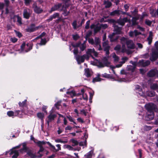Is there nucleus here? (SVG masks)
Masks as SVG:
<instances>
[{
  "label": "nucleus",
  "mask_w": 158,
  "mask_h": 158,
  "mask_svg": "<svg viewBox=\"0 0 158 158\" xmlns=\"http://www.w3.org/2000/svg\"><path fill=\"white\" fill-rule=\"evenodd\" d=\"M145 107L148 110L147 115L145 118L147 120H152L154 118V111L157 110L156 106L153 103H149L145 105Z\"/></svg>",
  "instance_id": "nucleus-1"
},
{
  "label": "nucleus",
  "mask_w": 158,
  "mask_h": 158,
  "mask_svg": "<svg viewBox=\"0 0 158 158\" xmlns=\"http://www.w3.org/2000/svg\"><path fill=\"white\" fill-rule=\"evenodd\" d=\"M63 1V5L61 4H58L55 5L52 9L51 11L56 10H64V9L68 7L69 4V0H62Z\"/></svg>",
  "instance_id": "nucleus-2"
},
{
  "label": "nucleus",
  "mask_w": 158,
  "mask_h": 158,
  "mask_svg": "<svg viewBox=\"0 0 158 158\" xmlns=\"http://www.w3.org/2000/svg\"><path fill=\"white\" fill-rule=\"evenodd\" d=\"M114 32L111 35H110L109 37L111 41H114L118 39V37L116 34H120L122 33L121 31V28L118 27L117 26H114Z\"/></svg>",
  "instance_id": "nucleus-3"
},
{
  "label": "nucleus",
  "mask_w": 158,
  "mask_h": 158,
  "mask_svg": "<svg viewBox=\"0 0 158 158\" xmlns=\"http://www.w3.org/2000/svg\"><path fill=\"white\" fill-rule=\"evenodd\" d=\"M121 41L122 44L126 42L127 47L129 48L133 49L135 47V44L132 40H127L124 37H122Z\"/></svg>",
  "instance_id": "nucleus-4"
},
{
  "label": "nucleus",
  "mask_w": 158,
  "mask_h": 158,
  "mask_svg": "<svg viewBox=\"0 0 158 158\" xmlns=\"http://www.w3.org/2000/svg\"><path fill=\"white\" fill-rule=\"evenodd\" d=\"M32 45L31 44L28 43L26 44L24 43L21 46V48L22 52H27L32 49Z\"/></svg>",
  "instance_id": "nucleus-5"
},
{
  "label": "nucleus",
  "mask_w": 158,
  "mask_h": 158,
  "mask_svg": "<svg viewBox=\"0 0 158 158\" xmlns=\"http://www.w3.org/2000/svg\"><path fill=\"white\" fill-rule=\"evenodd\" d=\"M107 59L106 58H105L103 59L104 64L102 62L96 60V65L99 67H103L105 66H108L110 64V63L107 61Z\"/></svg>",
  "instance_id": "nucleus-6"
},
{
  "label": "nucleus",
  "mask_w": 158,
  "mask_h": 158,
  "mask_svg": "<svg viewBox=\"0 0 158 158\" xmlns=\"http://www.w3.org/2000/svg\"><path fill=\"white\" fill-rule=\"evenodd\" d=\"M89 56L87 55H84L83 56H75L76 59L77 60L78 64H80L81 63L83 62L85 59L88 60Z\"/></svg>",
  "instance_id": "nucleus-7"
},
{
  "label": "nucleus",
  "mask_w": 158,
  "mask_h": 158,
  "mask_svg": "<svg viewBox=\"0 0 158 158\" xmlns=\"http://www.w3.org/2000/svg\"><path fill=\"white\" fill-rule=\"evenodd\" d=\"M131 21L130 18L127 17H125L123 18H120L117 21V23L121 26H123L126 22H130Z\"/></svg>",
  "instance_id": "nucleus-8"
},
{
  "label": "nucleus",
  "mask_w": 158,
  "mask_h": 158,
  "mask_svg": "<svg viewBox=\"0 0 158 158\" xmlns=\"http://www.w3.org/2000/svg\"><path fill=\"white\" fill-rule=\"evenodd\" d=\"M41 27L40 26L35 27V25L32 24L30 27L26 29V31L27 32H31L38 30Z\"/></svg>",
  "instance_id": "nucleus-9"
},
{
  "label": "nucleus",
  "mask_w": 158,
  "mask_h": 158,
  "mask_svg": "<svg viewBox=\"0 0 158 158\" xmlns=\"http://www.w3.org/2000/svg\"><path fill=\"white\" fill-rule=\"evenodd\" d=\"M103 47L104 48V50L106 52V56L108 57V55L109 54V49L110 47L108 44V41H105L103 44Z\"/></svg>",
  "instance_id": "nucleus-10"
},
{
  "label": "nucleus",
  "mask_w": 158,
  "mask_h": 158,
  "mask_svg": "<svg viewBox=\"0 0 158 158\" xmlns=\"http://www.w3.org/2000/svg\"><path fill=\"white\" fill-rule=\"evenodd\" d=\"M150 64V62L149 60H139L137 64L139 66L145 67L148 65Z\"/></svg>",
  "instance_id": "nucleus-11"
},
{
  "label": "nucleus",
  "mask_w": 158,
  "mask_h": 158,
  "mask_svg": "<svg viewBox=\"0 0 158 158\" xmlns=\"http://www.w3.org/2000/svg\"><path fill=\"white\" fill-rule=\"evenodd\" d=\"M37 143L38 144L39 146L40 147V149L38 152V154H39V155L36 156L38 157H40L42 155V154L41 153L44 150V148L41 147V146L42 145L44 144L45 143L43 141L41 142L40 141H38L37 142Z\"/></svg>",
  "instance_id": "nucleus-12"
},
{
  "label": "nucleus",
  "mask_w": 158,
  "mask_h": 158,
  "mask_svg": "<svg viewBox=\"0 0 158 158\" xmlns=\"http://www.w3.org/2000/svg\"><path fill=\"white\" fill-rule=\"evenodd\" d=\"M130 63L132 64V65H128L127 66V69L129 71H131V72H133L137 64L135 62H133L132 61L130 62Z\"/></svg>",
  "instance_id": "nucleus-13"
},
{
  "label": "nucleus",
  "mask_w": 158,
  "mask_h": 158,
  "mask_svg": "<svg viewBox=\"0 0 158 158\" xmlns=\"http://www.w3.org/2000/svg\"><path fill=\"white\" fill-rule=\"evenodd\" d=\"M15 148H16L15 147L10 151V155H12V158H16L19 155L18 152L15 150Z\"/></svg>",
  "instance_id": "nucleus-14"
},
{
  "label": "nucleus",
  "mask_w": 158,
  "mask_h": 158,
  "mask_svg": "<svg viewBox=\"0 0 158 158\" xmlns=\"http://www.w3.org/2000/svg\"><path fill=\"white\" fill-rule=\"evenodd\" d=\"M100 40L98 38H95L94 42V46H96V47L99 50H102L101 46L100 45Z\"/></svg>",
  "instance_id": "nucleus-15"
},
{
  "label": "nucleus",
  "mask_w": 158,
  "mask_h": 158,
  "mask_svg": "<svg viewBox=\"0 0 158 158\" xmlns=\"http://www.w3.org/2000/svg\"><path fill=\"white\" fill-rule=\"evenodd\" d=\"M87 55L89 56V55L92 56V55L95 56H97L98 55V53L96 52L94 49H88L86 52Z\"/></svg>",
  "instance_id": "nucleus-16"
},
{
  "label": "nucleus",
  "mask_w": 158,
  "mask_h": 158,
  "mask_svg": "<svg viewBox=\"0 0 158 158\" xmlns=\"http://www.w3.org/2000/svg\"><path fill=\"white\" fill-rule=\"evenodd\" d=\"M30 14V10L29 9L26 8L24 9L23 12V15L24 18L26 19H29Z\"/></svg>",
  "instance_id": "nucleus-17"
},
{
  "label": "nucleus",
  "mask_w": 158,
  "mask_h": 158,
  "mask_svg": "<svg viewBox=\"0 0 158 158\" xmlns=\"http://www.w3.org/2000/svg\"><path fill=\"white\" fill-rule=\"evenodd\" d=\"M19 112V110H16L15 112L12 111H8L7 112V114L9 117H12L13 118L18 115Z\"/></svg>",
  "instance_id": "nucleus-18"
},
{
  "label": "nucleus",
  "mask_w": 158,
  "mask_h": 158,
  "mask_svg": "<svg viewBox=\"0 0 158 158\" xmlns=\"http://www.w3.org/2000/svg\"><path fill=\"white\" fill-rule=\"evenodd\" d=\"M158 58V52H152L150 59L152 61L155 60Z\"/></svg>",
  "instance_id": "nucleus-19"
},
{
  "label": "nucleus",
  "mask_w": 158,
  "mask_h": 158,
  "mask_svg": "<svg viewBox=\"0 0 158 158\" xmlns=\"http://www.w3.org/2000/svg\"><path fill=\"white\" fill-rule=\"evenodd\" d=\"M129 35L131 37H133L134 36L141 34V33L138 32L137 30H135L134 31H130L129 32Z\"/></svg>",
  "instance_id": "nucleus-20"
},
{
  "label": "nucleus",
  "mask_w": 158,
  "mask_h": 158,
  "mask_svg": "<svg viewBox=\"0 0 158 158\" xmlns=\"http://www.w3.org/2000/svg\"><path fill=\"white\" fill-rule=\"evenodd\" d=\"M56 117V115L54 114H51L48 116V119L47 121L48 126L49 125V123L52 120H53Z\"/></svg>",
  "instance_id": "nucleus-21"
},
{
  "label": "nucleus",
  "mask_w": 158,
  "mask_h": 158,
  "mask_svg": "<svg viewBox=\"0 0 158 158\" xmlns=\"http://www.w3.org/2000/svg\"><path fill=\"white\" fill-rule=\"evenodd\" d=\"M153 33L152 31L149 32V35L147 38V40L148 42V44H150L152 40Z\"/></svg>",
  "instance_id": "nucleus-22"
},
{
  "label": "nucleus",
  "mask_w": 158,
  "mask_h": 158,
  "mask_svg": "<svg viewBox=\"0 0 158 158\" xmlns=\"http://www.w3.org/2000/svg\"><path fill=\"white\" fill-rule=\"evenodd\" d=\"M156 70H152L148 73V75L150 77H152L155 75H156Z\"/></svg>",
  "instance_id": "nucleus-23"
},
{
  "label": "nucleus",
  "mask_w": 158,
  "mask_h": 158,
  "mask_svg": "<svg viewBox=\"0 0 158 158\" xmlns=\"http://www.w3.org/2000/svg\"><path fill=\"white\" fill-rule=\"evenodd\" d=\"M147 14L146 13H143L141 15H138L136 18V20L140 19L142 20L145 16H147Z\"/></svg>",
  "instance_id": "nucleus-24"
},
{
  "label": "nucleus",
  "mask_w": 158,
  "mask_h": 158,
  "mask_svg": "<svg viewBox=\"0 0 158 158\" xmlns=\"http://www.w3.org/2000/svg\"><path fill=\"white\" fill-rule=\"evenodd\" d=\"M34 10L35 12L37 13H40L42 12V10L40 8L35 6V4L34 5Z\"/></svg>",
  "instance_id": "nucleus-25"
},
{
  "label": "nucleus",
  "mask_w": 158,
  "mask_h": 158,
  "mask_svg": "<svg viewBox=\"0 0 158 158\" xmlns=\"http://www.w3.org/2000/svg\"><path fill=\"white\" fill-rule=\"evenodd\" d=\"M56 18H59V14L58 13H56L52 15L48 19L49 21L52 20L53 19H56Z\"/></svg>",
  "instance_id": "nucleus-26"
},
{
  "label": "nucleus",
  "mask_w": 158,
  "mask_h": 158,
  "mask_svg": "<svg viewBox=\"0 0 158 158\" xmlns=\"http://www.w3.org/2000/svg\"><path fill=\"white\" fill-rule=\"evenodd\" d=\"M77 46H80V49L81 51H83L84 50L86 47V46L85 42H84L82 44L80 45L79 44H77Z\"/></svg>",
  "instance_id": "nucleus-27"
},
{
  "label": "nucleus",
  "mask_w": 158,
  "mask_h": 158,
  "mask_svg": "<svg viewBox=\"0 0 158 158\" xmlns=\"http://www.w3.org/2000/svg\"><path fill=\"white\" fill-rule=\"evenodd\" d=\"M70 142L72 143V146H73L77 145L78 144L77 141L73 139H71L70 140Z\"/></svg>",
  "instance_id": "nucleus-28"
},
{
  "label": "nucleus",
  "mask_w": 158,
  "mask_h": 158,
  "mask_svg": "<svg viewBox=\"0 0 158 158\" xmlns=\"http://www.w3.org/2000/svg\"><path fill=\"white\" fill-rule=\"evenodd\" d=\"M121 10H116L110 13V15L114 16L115 15H119L120 14Z\"/></svg>",
  "instance_id": "nucleus-29"
},
{
  "label": "nucleus",
  "mask_w": 158,
  "mask_h": 158,
  "mask_svg": "<svg viewBox=\"0 0 158 158\" xmlns=\"http://www.w3.org/2000/svg\"><path fill=\"white\" fill-rule=\"evenodd\" d=\"M21 145H22L23 147L22 149H21V151L22 150H25L26 149V148H27L26 146V143H23L22 144H20V145L15 147V148H18L20 147Z\"/></svg>",
  "instance_id": "nucleus-30"
},
{
  "label": "nucleus",
  "mask_w": 158,
  "mask_h": 158,
  "mask_svg": "<svg viewBox=\"0 0 158 158\" xmlns=\"http://www.w3.org/2000/svg\"><path fill=\"white\" fill-rule=\"evenodd\" d=\"M112 56L113 58L114 59V61L115 62H117L119 60V57L117 56L115 53H113L112 54Z\"/></svg>",
  "instance_id": "nucleus-31"
},
{
  "label": "nucleus",
  "mask_w": 158,
  "mask_h": 158,
  "mask_svg": "<svg viewBox=\"0 0 158 158\" xmlns=\"http://www.w3.org/2000/svg\"><path fill=\"white\" fill-rule=\"evenodd\" d=\"M37 117L39 119L42 120L44 117V114L43 113L41 112L38 113L37 114Z\"/></svg>",
  "instance_id": "nucleus-32"
},
{
  "label": "nucleus",
  "mask_w": 158,
  "mask_h": 158,
  "mask_svg": "<svg viewBox=\"0 0 158 158\" xmlns=\"http://www.w3.org/2000/svg\"><path fill=\"white\" fill-rule=\"evenodd\" d=\"M104 4L105 5V6L106 8H109L111 6V3L108 1L104 2Z\"/></svg>",
  "instance_id": "nucleus-33"
},
{
  "label": "nucleus",
  "mask_w": 158,
  "mask_h": 158,
  "mask_svg": "<svg viewBox=\"0 0 158 158\" xmlns=\"http://www.w3.org/2000/svg\"><path fill=\"white\" fill-rule=\"evenodd\" d=\"M64 148L65 149H67L69 150H73L74 149L73 148L69 145H64Z\"/></svg>",
  "instance_id": "nucleus-34"
},
{
  "label": "nucleus",
  "mask_w": 158,
  "mask_h": 158,
  "mask_svg": "<svg viewBox=\"0 0 158 158\" xmlns=\"http://www.w3.org/2000/svg\"><path fill=\"white\" fill-rule=\"evenodd\" d=\"M85 76L87 77H90V74L89 69H85Z\"/></svg>",
  "instance_id": "nucleus-35"
},
{
  "label": "nucleus",
  "mask_w": 158,
  "mask_h": 158,
  "mask_svg": "<svg viewBox=\"0 0 158 158\" xmlns=\"http://www.w3.org/2000/svg\"><path fill=\"white\" fill-rule=\"evenodd\" d=\"M155 94V93L153 91H151L150 92H147V95L150 96H153Z\"/></svg>",
  "instance_id": "nucleus-36"
},
{
  "label": "nucleus",
  "mask_w": 158,
  "mask_h": 158,
  "mask_svg": "<svg viewBox=\"0 0 158 158\" xmlns=\"http://www.w3.org/2000/svg\"><path fill=\"white\" fill-rule=\"evenodd\" d=\"M67 94H69L72 98L76 96L75 92L74 91H71L70 92H67Z\"/></svg>",
  "instance_id": "nucleus-37"
},
{
  "label": "nucleus",
  "mask_w": 158,
  "mask_h": 158,
  "mask_svg": "<svg viewBox=\"0 0 158 158\" xmlns=\"http://www.w3.org/2000/svg\"><path fill=\"white\" fill-rule=\"evenodd\" d=\"M158 87V85L156 84H153L151 85V88L152 89L155 90Z\"/></svg>",
  "instance_id": "nucleus-38"
},
{
  "label": "nucleus",
  "mask_w": 158,
  "mask_h": 158,
  "mask_svg": "<svg viewBox=\"0 0 158 158\" xmlns=\"http://www.w3.org/2000/svg\"><path fill=\"white\" fill-rule=\"evenodd\" d=\"M55 141L56 143H66L67 142L66 140L63 141L61 139H57L55 140Z\"/></svg>",
  "instance_id": "nucleus-39"
},
{
  "label": "nucleus",
  "mask_w": 158,
  "mask_h": 158,
  "mask_svg": "<svg viewBox=\"0 0 158 158\" xmlns=\"http://www.w3.org/2000/svg\"><path fill=\"white\" fill-rule=\"evenodd\" d=\"M82 95L83 99L85 101H87L88 99V97L87 94L85 93L83 94Z\"/></svg>",
  "instance_id": "nucleus-40"
},
{
  "label": "nucleus",
  "mask_w": 158,
  "mask_h": 158,
  "mask_svg": "<svg viewBox=\"0 0 158 158\" xmlns=\"http://www.w3.org/2000/svg\"><path fill=\"white\" fill-rule=\"evenodd\" d=\"M46 41L45 39H42L40 43V44H38L40 45H44L46 43Z\"/></svg>",
  "instance_id": "nucleus-41"
},
{
  "label": "nucleus",
  "mask_w": 158,
  "mask_h": 158,
  "mask_svg": "<svg viewBox=\"0 0 158 158\" xmlns=\"http://www.w3.org/2000/svg\"><path fill=\"white\" fill-rule=\"evenodd\" d=\"M123 64L121 62H120L119 64L116 65L115 67L111 66L110 67L112 69H114L116 67V68L120 67H121L122 66Z\"/></svg>",
  "instance_id": "nucleus-42"
},
{
  "label": "nucleus",
  "mask_w": 158,
  "mask_h": 158,
  "mask_svg": "<svg viewBox=\"0 0 158 158\" xmlns=\"http://www.w3.org/2000/svg\"><path fill=\"white\" fill-rule=\"evenodd\" d=\"M72 25L73 26V27L74 29H77L78 27L77 26V22L76 21H74Z\"/></svg>",
  "instance_id": "nucleus-43"
},
{
  "label": "nucleus",
  "mask_w": 158,
  "mask_h": 158,
  "mask_svg": "<svg viewBox=\"0 0 158 158\" xmlns=\"http://www.w3.org/2000/svg\"><path fill=\"white\" fill-rule=\"evenodd\" d=\"M45 35V33L44 32H43L40 36H38L35 39H34L33 40H36L37 39H38L40 38H41L42 37L44 36Z\"/></svg>",
  "instance_id": "nucleus-44"
},
{
  "label": "nucleus",
  "mask_w": 158,
  "mask_h": 158,
  "mask_svg": "<svg viewBox=\"0 0 158 158\" xmlns=\"http://www.w3.org/2000/svg\"><path fill=\"white\" fill-rule=\"evenodd\" d=\"M101 81V78L99 77H96V78H94L93 79V82H94L96 81Z\"/></svg>",
  "instance_id": "nucleus-45"
},
{
  "label": "nucleus",
  "mask_w": 158,
  "mask_h": 158,
  "mask_svg": "<svg viewBox=\"0 0 158 158\" xmlns=\"http://www.w3.org/2000/svg\"><path fill=\"white\" fill-rule=\"evenodd\" d=\"M121 48V46L119 45H117L114 48L115 50L116 51H119Z\"/></svg>",
  "instance_id": "nucleus-46"
},
{
  "label": "nucleus",
  "mask_w": 158,
  "mask_h": 158,
  "mask_svg": "<svg viewBox=\"0 0 158 158\" xmlns=\"http://www.w3.org/2000/svg\"><path fill=\"white\" fill-rule=\"evenodd\" d=\"M90 23V21L89 20H88L86 22L85 26V28L86 29H88L89 28Z\"/></svg>",
  "instance_id": "nucleus-47"
},
{
  "label": "nucleus",
  "mask_w": 158,
  "mask_h": 158,
  "mask_svg": "<svg viewBox=\"0 0 158 158\" xmlns=\"http://www.w3.org/2000/svg\"><path fill=\"white\" fill-rule=\"evenodd\" d=\"M88 41L89 42L92 44L94 45V41L93 39L92 38H89L88 40Z\"/></svg>",
  "instance_id": "nucleus-48"
},
{
  "label": "nucleus",
  "mask_w": 158,
  "mask_h": 158,
  "mask_svg": "<svg viewBox=\"0 0 158 158\" xmlns=\"http://www.w3.org/2000/svg\"><path fill=\"white\" fill-rule=\"evenodd\" d=\"M48 144L50 146V147L53 150H56V148L55 146L53 145H52L49 142H47Z\"/></svg>",
  "instance_id": "nucleus-49"
},
{
  "label": "nucleus",
  "mask_w": 158,
  "mask_h": 158,
  "mask_svg": "<svg viewBox=\"0 0 158 158\" xmlns=\"http://www.w3.org/2000/svg\"><path fill=\"white\" fill-rule=\"evenodd\" d=\"M128 60V58L127 57H125L122 58V61L121 62L123 64L126 61Z\"/></svg>",
  "instance_id": "nucleus-50"
},
{
  "label": "nucleus",
  "mask_w": 158,
  "mask_h": 158,
  "mask_svg": "<svg viewBox=\"0 0 158 158\" xmlns=\"http://www.w3.org/2000/svg\"><path fill=\"white\" fill-rule=\"evenodd\" d=\"M100 27H96L94 29V31L95 33L97 32L98 31H99L100 29Z\"/></svg>",
  "instance_id": "nucleus-51"
},
{
  "label": "nucleus",
  "mask_w": 158,
  "mask_h": 158,
  "mask_svg": "<svg viewBox=\"0 0 158 158\" xmlns=\"http://www.w3.org/2000/svg\"><path fill=\"white\" fill-rule=\"evenodd\" d=\"M108 26L106 24H102L100 26V27L104 29L106 28Z\"/></svg>",
  "instance_id": "nucleus-52"
},
{
  "label": "nucleus",
  "mask_w": 158,
  "mask_h": 158,
  "mask_svg": "<svg viewBox=\"0 0 158 158\" xmlns=\"http://www.w3.org/2000/svg\"><path fill=\"white\" fill-rule=\"evenodd\" d=\"M26 101V100H25L22 103L20 102L19 103V106H23L25 104Z\"/></svg>",
  "instance_id": "nucleus-53"
},
{
  "label": "nucleus",
  "mask_w": 158,
  "mask_h": 158,
  "mask_svg": "<svg viewBox=\"0 0 158 158\" xmlns=\"http://www.w3.org/2000/svg\"><path fill=\"white\" fill-rule=\"evenodd\" d=\"M73 37L74 40H77L79 38V36L77 34L73 35Z\"/></svg>",
  "instance_id": "nucleus-54"
},
{
  "label": "nucleus",
  "mask_w": 158,
  "mask_h": 158,
  "mask_svg": "<svg viewBox=\"0 0 158 158\" xmlns=\"http://www.w3.org/2000/svg\"><path fill=\"white\" fill-rule=\"evenodd\" d=\"M17 22H18L20 24H22L21 22V18L19 17L18 16H17Z\"/></svg>",
  "instance_id": "nucleus-55"
},
{
  "label": "nucleus",
  "mask_w": 158,
  "mask_h": 158,
  "mask_svg": "<svg viewBox=\"0 0 158 158\" xmlns=\"http://www.w3.org/2000/svg\"><path fill=\"white\" fill-rule=\"evenodd\" d=\"M10 40L13 43H15L17 40V39L15 37H12L10 38Z\"/></svg>",
  "instance_id": "nucleus-56"
},
{
  "label": "nucleus",
  "mask_w": 158,
  "mask_h": 158,
  "mask_svg": "<svg viewBox=\"0 0 158 158\" xmlns=\"http://www.w3.org/2000/svg\"><path fill=\"white\" fill-rule=\"evenodd\" d=\"M47 108V106H43L42 107V110L44 112L47 113V111L46 109Z\"/></svg>",
  "instance_id": "nucleus-57"
},
{
  "label": "nucleus",
  "mask_w": 158,
  "mask_h": 158,
  "mask_svg": "<svg viewBox=\"0 0 158 158\" xmlns=\"http://www.w3.org/2000/svg\"><path fill=\"white\" fill-rule=\"evenodd\" d=\"M67 117L69 119L70 121L73 122V118L70 116H67Z\"/></svg>",
  "instance_id": "nucleus-58"
},
{
  "label": "nucleus",
  "mask_w": 158,
  "mask_h": 158,
  "mask_svg": "<svg viewBox=\"0 0 158 158\" xmlns=\"http://www.w3.org/2000/svg\"><path fill=\"white\" fill-rule=\"evenodd\" d=\"M25 3L26 5H28L31 2V0H24Z\"/></svg>",
  "instance_id": "nucleus-59"
},
{
  "label": "nucleus",
  "mask_w": 158,
  "mask_h": 158,
  "mask_svg": "<svg viewBox=\"0 0 158 158\" xmlns=\"http://www.w3.org/2000/svg\"><path fill=\"white\" fill-rule=\"evenodd\" d=\"M15 32L16 35L19 38L22 36V35L20 32H18L17 31H15Z\"/></svg>",
  "instance_id": "nucleus-60"
},
{
  "label": "nucleus",
  "mask_w": 158,
  "mask_h": 158,
  "mask_svg": "<svg viewBox=\"0 0 158 158\" xmlns=\"http://www.w3.org/2000/svg\"><path fill=\"white\" fill-rule=\"evenodd\" d=\"M145 23L147 24L148 25H150L151 24V22L150 20H146L145 21Z\"/></svg>",
  "instance_id": "nucleus-61"
},
{
  "label": "nucleus",
  "mask_w": 158,
  "mask_h": 158,
  "mask_svg": "<svg viewBox=\"0 0 158 158\" xmlns=\"http://www.w3.org/2000/svg\"><path fill=\"white\" fill-rule=\"evenodd\" d=\"M137 45L138 46V47L139 48H143V45H142L140 44V43H137Z\"/></svg>",
  "instance_id": "nucleus-62"
},
{
  "label": "nucleus",
  "mask_w": 158,
  "mask_h": 158,
  "mask_svg": "<svg viewBox=\"0 0 158 158\" xmlns=\"http://www.w3.org/2000/svg\"><path fill=\"white\" fill-rule=\"evenodd\" d=\"M150 13L152 16H155V14L154 13V10H150Z\"/></svg>",
  "instance_id": "nucleus-63"
},
{
  "label": "nucleus",
  "mask_w": 158,
  "mask_h": 158,
  "mask_svg": "<svg viewBox=\"0 0 158 158\" xmlns=\"http://www.w3.org/2000/svg\"><path fill=\"white\" fill-rule=\"evenodd\" d=\"M81 113L83 114L85 116H86L87 115L86 112L84 110H82L81 111Z\"/></svg>",
  "instance_id": "nucleus-64"
}]
</instances>
